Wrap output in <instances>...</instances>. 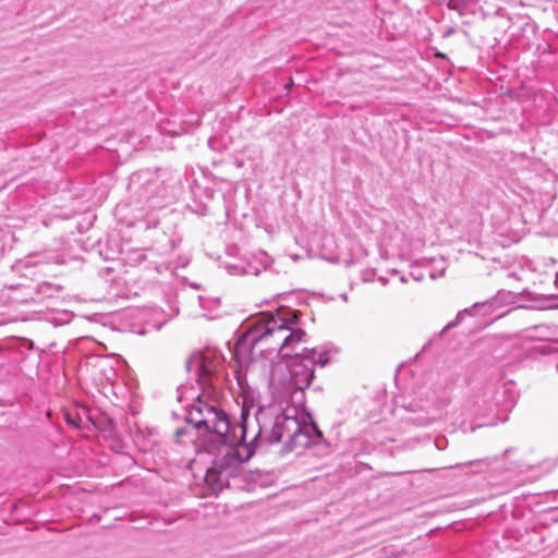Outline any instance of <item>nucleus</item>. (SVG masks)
<instances>
[{
	"mask_svg": "<svg viewBox=\"0 0 558 558\" xmlns=\"http://www.w3.org/2000/svg\"><path fill=\"white\" fill-rule=\"evenodd\" d=\"M298 313L283 317L279 313L255 323L234 344L233 354L240 365L247 366L259 356L280 355L287 340L288 326L298 324Z\"/></svg>",
	"mask_w": 558,
	"mask_h": 558,
	"instance_id": "f257e3e1",
	"label": "nucleus"
},
{
	"mask_svg": "<svg viewBox=\"0 0 558 558\" xmlns=\"http://www.w3.org/2000/svg\"><path fill=\"white\" fill-rule=\"evenodd\" d=\"M234 442L222 445L220 457L208 468L205 482L214 490L219 492L229 485V480L238 474L244 460L240 457Z\"/></svg>",
	"mask_w": 558,
	"mask_h": 558,
	"instance_id": "f03ea898",
	"label": "nucleus"
},
{
	"mask_svg": "<svg viewBox=\"0 0 558 558\" xmlns=\"http://www.w3.org/2000/svg\"><path fill=\"white\" fill-rule=\"evenodd\" d=\"M197 429L205 428L214 437L213 441L227 445L235 442V438L229 434L230 423L222 410L206 407L203 418L195 423Z\"/></svg>",
	"mask_w": 558,
	"mask_h": 558,
	"instance_id": "7ed1b4c3",
	"label": "nucleus"
},
{
	"mask_svg": "<svg viewBox=\"0 0 558 558\" xmlns=\"http://www.w3.org/2000/svg\"><path fill=\"white\" fill-rule=\"evenodd\" d=\"M296 324H290L286 333L287 340L282 345L280 356L282 357H301L302 361L311 360L314 355V349L307 347L306 332L295 327Z\"/></svg>",
	"mask_w": 558,
	"mask_h": 558,
	"instance_id": "20e7f679",
	"label": "nucleus"
},
{
	"mask_svg": "<svg viewBox=\"0 0 558 558\" xmlns=\"http://www.w3.org/2000/svg\"><path fill=\"white\" fill-rule=\"evenodd\" d=\"M300 436H302V433L298 421L293 417H283L272 426L269 441L271 444H283L282 450L290 451Z\"/></svg>",
	"mask_w": 558,
	"mask_h": 558,
	"instance_id": "39448f33",
	"label": "nucleus"
},
{
	"mask_svg": "<svg viewBox=\"0 0 558 558\" xmlns=\"http://www.w3.org/2000/svg\"><path fill=\"white\" fill-rule=\"evenodd\" d=\"M307 364L293 363L289 369V379L286 384V392L293 395L296 391L306 389L314 377V361L313 359L306 360Z\"/></svg>",
	"mask_w": 558,
	"mask_h": 558,
	"instance_id": "423d86ee",
	"label": "nucleus"
},
{
	"mask_svg": "<svg viewBox=\"0 0 558 558\" xmlns=\"http://www.w3.org/2000/svg\"><path fill=\"white\" fill-rule=\"evenodd\" d=\"M65 420H66L68 424L72 425L74 427H78V424L71 417L70 414L65 415Z\"/></svg>",
	"mask_w": 558,
	"mask_h": 558,
	"instance_id": "0eeeda50",
	"label": "nucleus"
},
{
	"mask_svg": "<svg viewBox=\"0 0 558 558\" xmlns=\"http://www.w3.org/2000/svg\"><path fill=\"white\" fill-rule=\"evenodd\" d=\"M435 56L438 57V58H445V54L441 53V52H437Z\"/></svg>",
	"mask_w": 558,
	"mask_h": 558,
	"instance_id": "6e6552de",
	"label": "nucleus"
}]
</instances>
